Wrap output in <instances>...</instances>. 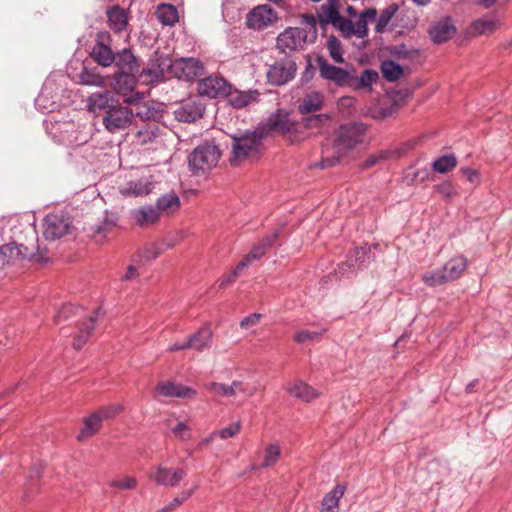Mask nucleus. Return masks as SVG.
Listing matches in <instances>:
<instances>
[{
  "mask_svg": "<svg viewBox=\"0 0 512 512\" xmlns=\"http://www.w3.org/2000/svg\"><path fill=\"white\" fill-rule=\"evenodd\" d=\"M162 132L157 121L147 122L136 134L139 144L145 145L158 138Z\"/></svg>",
  "mask_w": 512,
  "mask_h": 512,
  "instance_id": "obj_34",
  "label": "nucleus"
},
{
  "mask_svg": "<svg viewBox=\"0 0 512 512\" xmlns=\"http://www.w3.org/2000/svg\"><path fill=\"white\" fill-rule=\"evenodd\" d=\"M276 20L277 13L269 5H258L247 14L246 24L251 29L262 30Z\"/></svg>",
  "mask_w": 512,
  "mask_h": 512,
  "instance_id": "obj_14",
  "label": "nucleus"
},
{
  "mask_svg": "<svg viewBox=\"0 0 512 512\" xmlns=\"http://www.w3.org/2000/svg\"><path fill=\"white\" fill-rule=\"evenodd\" d=\"M115 226L116 224L113 220L105 218L102 224L95 225L90 228V236L96 243H102L106 235L110 233Z\"/></svg>",
  "mask_w": 512,
  "mask_h": 512,
  "instance_id": "obj_37",
  "label": "nucleus"
},
{
  "mask_svg": "<svg viewBox=\"0 0 512 512\" xmlns=\"http://www.w3.org/2000/svg\"><path fill=\"white\" fill-rule=\"evenodd\" d=\"M467 269V259L456 255L450 258L441 268L422 274V281L429 287H437L460 278Z\"/></svg>",
  "mask_w": 512,
  "mask_h": 512,
  "instance_id": "obj_4",
  "label": "nucleus"
},
{
  "mask_svg": "<svg viewBox=\"0 0 512 512\" xmlns=\"http://www.w3.org/2000/svg\"><path fill=\"white\" fill-rule=\"evenodd\" d=\"M266 249L267 248L259 242V244L255 245L245 258L240 261V263H245V268L248 267L252 261L260 259L265 254Z\"/></svg>",
  "mask_w": 512,
  "mask_h": 512,
  "instance_id": "obj_50",
  "label": "nucleus"
},
{
  "mask_svg": "<svg viewBox=\"0 0 512 512\" xmlns=\"http://www.w3.org/2000/svg\"><path fill=\"white\" fill-rule=\"evenodd\" d=\"M155 181L152 175L143 176L140 179H135L127 182L120 187V193L123 196H146L154 189Z\"/></svg>",
  "mask_w": 512,
  "mask_h": 512,
  "instance_id": "obj_18",
  "label": "nucleus"
},
{
  "mask_svg": "<svg viewBox=\"0 0 512 512\" xmlns=\"http://www.w3.org/2000/svg\"><path fill=\"white\" fill-rule=\"evenodd\" d=\"M131 109L134 112V116L144 122L157 121L156 118L159 117L158 112L146 102L135 103Z\"/></svg>",
  "mask_w": 512,
  "mask_h": 512,
  "instance_id": "obj_36",
  "label": "nucleus"
},
{
  "mask_svg": "<svg viewBox=\"0 0 512 512\" xmlns=\"http://www.w3.org/2000/svg\"><path fill=\"white\" fill-rule=\"evenodd\" d=\"M156 392L164 397H176L181 399H193L197 395L195 389L169 381L159 382L156 386Z\"/></svg>",
  "mask_w": 512,
  "mask_h": 512,
  "instance_id": "obj_19",
  "label": "nucleus"
},
{
  "mask_svg": "<svg viewBox=\"0 0 512 512\" xmlns=\"http://www.w3.org/2000/svg\"><path fill=\"white\" fill-rule=\"evenodd\" d=\"M329 117L326 114H316L303 118L302 125L305 128H319Z\"/></svg>",
  "mask_w": 512,
  "mask_h": 512,
  "instance_id": "obj_52",
  "label": "nucleus"
},
{
  "mask_svg": "<svg viewBox=\"0 0 512 512\" xmlns=\"http://www.w3.org/2000/svg\"><path fill=\"white\" fill-rule=\"evenodd\" d=\"M81 84L91 85V86H103L104 78L98 74H93L88 72L87 70L83 71L80 74Z\"/></svg>",
  "mask_w": 512,
  "mask_h": 512,
  "instance_id": "obj_53",
  "label": "nucleus"
},
{
  "mask_svg": "<svg viewBox=\"0 0 512 512\" xmlns=\"http://www.w3.org/2000/svg\"><path fill=\"white\" fill-rule=\"evenodd\" d=\"M319 21L322 24H332L334 28L338 29L344 37H350L353 34V22L345 19L340 15L334 3L330 2L329 5H322L318 12Z\"/></svg>",
  "mask_w": 512,
  "mask_h": 512,
  "instance_id": "obj_11",
  "label": "nucleus"
},
{
  "mask_svg": "<svg viewBox=\"0 0 512 512\" xmlns=\"http://www.w3.org/2000/svg\"><path fill=\"white\" fill-rule=\"evenodd\" d=\"M397 11H398L397 4H391L388 7H386L384 10H382V12L377 20V23H376V31L379 33L383 32Z\"/></svg>",
  "mask_w": 512,
  "mask_h": 512,
  "instance_id": "obj_41",
  "label": "nucleus"
},
{
  "mask_svg": "<svg viewBox=\"0 0 512 512\" xmlns=\"http://www.w3.org/2000/svg\"><path fill=\"white\" fill-rule=\"evenodd\" d=\"M385 158L384 153L370 155L362 164L365 169L371 168L376 165L380 160Z\"/></svg>",
  "mask_w": 512,
  "mask_h": 512,
  "instance_id": "obj_61",
  "label": "nucleus"
},
{
  "mask_svg": "<svg viewBox=\"0 0 512 512\" xmlns=\"http://www.w3.org/2000/svg\"><path fill=\"white\" fill-rule=\"evenodd\" d=\"M174 60L168 55L155 51L147 66L142 70L140 78L146 84L165 81L173 78Z\"/></svg>",
  "mask_w": 512,
  "mask_h": 512,
  "instance_id": "obj_6",
  "label": "nucleus"
},
{
  "mask_svg": "<svg viewBox=\"0 0 512 512\" xmlns=\"http://www.w3.org/2000/svg\"><path fill=\"white\" fill-rule=\"evenodd\" d=\"M281 450L278 444H270L265 449L263 467L274 466L279 460Z\"/></svg>",
  "mask_w": 512,
  "mask_h": 512,
  "instance_id": "obj_44",
  "label": "nucleus"
},
{
  "mask_svg": "<svg viewBox=\"0 0 512 512\" xmlns=\"http://www.w3.org/2000/svg\"><path fill=\"white\" fill-rule=\"evenodd\" d=\"M287 391L293 397L304 402H310L314 399H317L321 395L320 392L303 381H298L294 384H291L287 387Z\"/></svg>",
  "mask_w": 512,
  "mask_h": 512,
  "instance_id": "obj_27",
  "label": "nucleus"
},
{
  "mask_svg": "<svg viewBox=\"0 0 512 512\" xmlns=\"http://www.w3.org/2000/svg\"><path fill=\"white\" fill-rule=\"evenodd\" d=\"M45 251L37 249V252L30 251L27 247L10 243L0 247V269L7 265H14L23 260L43 261Z\"/></svg>",
  "mask_w": 512,
  "mask_h": 512,
  "instance_id": "obj_9",
  "label": "nucleus"
},
{
  "mask_svg": "<svg viewBox=\"0 0 512 512\" xmlns=\"http://www.w3.org/2000/svg\"><path fill=\"white\" fill-rule=\"evenodd\" d=\"M189 429L186 424L179 422L176 427L173 428V433L175 436L179 437L181 440H187L190 438V434L188 433Z\"/></svg>",
  "mask_w": 512,
  "mask_h": 512,
  "instance_id": "obj_59",
  "label": "nucleus"
},
{
  "mask_svg": "<svg viewBox=\"0 0 512 512\" xmlns=\"http://www.w3.org/2000/svg\"><path fill=\"white\" fill-rule=\"evenodd\" d=\"M204 71L202 62L196 58H180L174 60L173 77L179 80L192 81Z\"/></svg>",
  "mask_w": 512,
  "mask_h": 512,
  "instance_id": "obj_13",
  "label": "nucleus"
},
{
  "mask_svg": "<svg viewBox=\"0 0 512 512\" xmlns=\"http://www.w3.org/2000/svg\"><path fill=\"white\" fill-rule=\"evenodd\" d=\"M197 489V485L193 486L191 489L181 492L177 497H175L172 502L166 506L163 511L168 512L173 510L175 507L180 506L184 503Z\"/></svg>",
  "mask_w": 512,
  "mask_h": 512,
  "instance_id": "obj_54",
  "label": "nucleus"
},
{
  "mask_svg": "<svg viewBox=\"0 0 512 512\" xmlns=\"http://www.w3.org/2000/svg\"><path fill=\"white\" fill-rule=\"evenodd\" d=\"M295 72V62L285 58L270 66L267 72V78L269 83L273 85H284L294 78Z\"/></svg>",
  "mask_w": 512,
  "mask_h": 512,
  "instance_id": "obj_15",
  "label": "nucleus"
},
{
  "mask_svg": "<svg viewBox=\"0 0 512 512\" xmlns=\"http://www.w3.org/2000/svg\"><path fill=\"white\" fill-rule=\"evenodd\" d=\"M324 96L320 92L307 93L301 100L298 111L301 114H308L311 112L319 111L323 107Z\"/></svg>",
  "mask_w": 512,
  "mask_h": 512,
  "instance_id": "obj_29",
  "label": "nucleus"
},
{
  "mask_svg": "<svg viewBox=\"0 0 512 512\" xmlns=\"http://www.w3.org/2000/svg\"><path fill=\"white\" fill-rule=\"evenodd\" d=\"M261 317H262V315L259 314V313L251 314V315L245 317L240 322V326H241V328H245V329L253 327V326H255V325H257L259 323Z\"/></svg>",
  "mask_w": 512,
  "mask_h": 512,
  "instance_id": "obj_58",
  "label": "nucleus"
},
{
  "mask_svg": "<svg viewBox=\"0 0 512 512\" xmlns=\"http://www.w3.org/2000/svg\"><path fill=\"white\" fill-rule=\"evenodd\" d=\"M259 95V92L256 90L240 91L237 89L232 90L230 87V92H228L225 97H227V101L232 107L241 109L256 102Z\"/></svg>",
  "mask_w": 512,
  "mask_h": 512,
  "instance_id": "obj_24",
  "label": "nucleus"
},
{
  "mask_svg": "<svg viewBox=\"0 0 512 512\" xmlns=\"http://www.w3.org/2000/svg\"><path fill=\"white\" fill-rule=\"evenodd\" d=\"M99 313V309L95 310L91 316L78 324L77 331L73 336L72 342V346L75 350H80L89 340L95 329Z\"/></svg>",
  "mask_w": 512,
  "mask_h": 512,
  "instance_id": "obj_20",
  "label": "nucleus"
},
{
  "mask_svg": "<svg viewBox=\"0 0 512 512\" xmlns=\"http://www.w3.org/2000/svg\"><path fill=\"white\" fill-rule=\"evenodd\" d=\"M240 427L241 426L239 423H233V424L229 425L228 427L221 429L218 432V435L222 439H228V438L234 437L235 435H237L239 433Z\"/></svg>",
  "mask_w": 512,
  "mask_h": 512,
  "instance_id": "obj_56",
  "label": "nucleus"
},
{
  "mask_svg": "<svg viewBox=\"0 0 512 512\" xmlns=\"http://www.w3.org/2000/svg\"><path fill=\"white\" fill-rule=\"evenodd\" d=\"M108 24L115 32L123 31L128 25V16L124 9L115 5L110 7L107 12Z\"/></svg>",
  "mask_w": 512,
  "mask_h": 512,
  "instance_id": "obj_28",
  "label": "nucleus"
},
{
  "mask_svg": "<svg viewBox=\"0 0 512 512\" xmlns=\"http://www.w3.org/2000/svg\"><path fill=\"white\" fill-rule=\"evenodd\" d=\"M72 220L64 212L48 214L44 219V236L47 239L56 240L70 233Z\"/></svg>",
  "mask_w": 512,
  "mask_h": 512,
  "instance_id": "obj_10",
  "label": "nucleus"
},
{
  "mask_svg": "<svg viewBox=\"0 0 512 512\" xmlns=\"http://www.w3.org/2000/svg\"><path fill=\"white\" fill-rule=\"evenodd\" d=\"M205 106L200 101L189 100L174 110V116L179 122L191 123L203 116Z\"/></svg>",
  "mask_w": 512,
  "mask_h": 512,
  "instance_id": "obj_21",
  "label": "nucleus"
},
{
  "mask_svg": "<svg viewBox=\"0 0 512 512\" xmlns=\"http://www.w3.org/2000/svg\"><path fill=\"white\" fill-rule=\"evenodd\" d=\"M110 486L119 490H132L137 486V480L132 476H124L110 482Z\"/></svg>",
  "mask_w": 512,
  "mask_h": 512,
  "instance_id": "obj_48",
  "label": "nucleus"
},
{
  "mask_svg": "<svg viewBox=\"0 0 512 512\" xmlns=\"http://www.w3.org/2000/svg\"><path fill=\"white\" fill-rule=\"evenodd\" d=\"M325 330L321 332L310 331V330H300L297 331L294 335V341L297 343H305L308 341H313L314 339L320 337Z\"/></svg>",
  "mask_w": 512,
  "mask_h": 512,
  "instance_id": "obj_55",
  "label": "nucleus"
},
{
  "mask_svg": "<svg viewBox=\"0 0 512 512\" xmlns=\"http://www.w3.org/2000/svg\"><path fill=\"white\" fill-rule=\"evenodd\" d=\"M460 172L467 178V180L472 184H478L480 182L479 172L475 169H471L468 167H462Z\"/></svg>",
  "mask_w": 512,
  "mask_h": 512,
  "instance_id": "obj_57",
  "label": "nucleus"
},
{
  "mask_svg": "<svg viewBox=\"0 0 512 512\" xmlns=\"http://www.w3.org/2000/svg\"><path fill=\"white\" fill-rule=\"evenodd\" d=\"M221 157V151L214 143L197 146L188 157V166L194 175H204L214 168Z\"/></svg>",
  "mask_w": 512,
  "mask_h": 512,
  "instance_id": "obj_5",
  "label": "nucleus"
},
{
  "mask_svg": "<svg viewBox=\"0 0 512 512\" xmlns=\"http://www.w3.org/2000/svg\"><path fill=\"white\" fill-rule=\"evenodd\" d=\"M456 33V27L454 25L453 20L450 17H445L435 24H433L429 29V35L431 40L440 44L446 42L453 38Z\"/></svg>",
  "mask_w": 512,
  "mask_h": 512,
  "instance_id": "obj_22",
  "label": "nucleus"
},
{
  "mask_svg": "<svg viewBox=\"0 0 512 512\" xmlns=\"http://www.w3.org/2000/svg\"><path fill=\"white\" fill-rule=\"evenodd\" d=\"M156 16L164 25H173L178 21V11L172 4H160L156 10Z\"/></svg>",
  "mask_w": 512,
  "mask_h": 512,
  "instance_id": "obj_35",
  "label": "nucleus"
},
{
  "mask_svg": "<svg viewBox=\"0 0 512 512\" xmlns=\"http://www.w3.org/2000/svg\"><path fill=\"white\" fill-rule=\"evenodd\" d=\"M245 269V263H240L234 268V270L227 275H224L219 280V288H225L228 285L232 284L240 275L241 272Z\"/></svg>",
  "mask_w": 512,
  "mask_h": 512,
  "instance_id": "obj_49",
  "label": "nucleus"
},
{
  "mask_svg": "<svg viewBox=\"0 0 512 512\" xmlns=\"http://www.w3.org/2000/svg\"><path fill=\"white\" fill-rule=\"evenodd\" d=\"M435 188L437 192L444 197H450L454 194V188L449 182L441 183L437 185Z\"/></svg>",
  "mask_w": 512,
  "mask_h": 512,
  "instance_id": "obj_60",
  "label": "nucleus"
},
{
  "mask_svg": "<svg viewBox=\"0 0 512 512\" xmlns=\"http://www.w3.org/2000/svg\"><path fill=\"white\" fill-rule=\"evenodd\" d=\"M509 0H476V2L486 8H489L495 4H506Z\"/></svg>",
  "mask_w": 512,
  "mask_h": 512,
  "instance_id": "obj_64",
  "label": "nucleus"
},
{
  "mask_svg": "<svg viewBox=\"0 0 512 512\" xmlns=\"http://www.w3.org/2000/svg\"><path fill=\"white\" fill-rule=\"evenodd\" d=\"M327 47L331 58L337 63H343L344 59L341 53V43L335 36L328 38Z\"/></svg>",
  "mask_w": 512,
  "mask_h": 512,
  "instance_id": "obj_46",
  "label": "nucleus"
},
{
  "mask_svg": "<svg viewBox=\"0 0 512 512\" xmlns=\"http://www.w3.org/2000/svg\"><path fill=\"white\" fill-rule=\"evenodd\" d=\"M497 23L493 20L478 19L473 23V28L478 34H489L495 31Z\"/></svg>",
  "mask_w": 512,
  "mask_h": 512,
  "instance_id": "obj_47",
  "label": "nucleus"
},
{
  "mask_svg": "<svg viewBox=\"0 0 512 512\" xmlns=\"http://www.w3.org/2000/svg\"><path fill=\"white\" fill-rule=\"evenodd\" d=\"M367 126L361 122L342 125L336 132L331 146H325L322 160L314 166L321 169L334 166L349 150L363 141Z\"/></svg>",
  "mask_w": 512,
  "mask_h": 512,
  "instance_id": "obj_2",
  "label": "nucleus"
},
{
  "mask_svg": "<svg viewBox=\"0 0 512 512\" xmlns=\"http://www.w3.org/2000/svg\"><path fill=\"white\" fill-rule=\"evenodd\" d=\"M114 63L120 71L116 78V89L121 92L133 89V75L139 70L137 58L130 49L125 48L115 54Z\"/></svg>",
  "mask_w": 512,
  "mask_h": 512,
  "instance_id": "obj_7",
  "label": "nucleus"
},
{
  "mask_svg": "<svg viewBox=\"0 0 512 512\" xmlns=\"http://www.w3.org/2000/svg\"><path fill=\"white\" fill-rule=\"evenodd\" d=\"M278 231H274L271 235L264 237L260 242L266 247H271L278 238Z\"/></svg>",
  "mask_w": 512,
  "mask_h": 512,
  "instance_id": "obj_62",
  "label": "nucleus"
},
{
  "mask_svg": "<svg viewBox=\"0 0 512 512\" xmlns=\"http://www.w3.org/2000/svg\"><path fill=\"white\" fill-rule=\"evenodd\" d=\"M156 208L161 216L173 214L180 208V199L175 192L171 191L158 198Z\"/></svg>",
  "mask_w": 512,
  "mask_h": 512,
  "instance_id": "obj_31",
  "label": "nucleus"
},
{
  "mask_svg": "<svg viewBox=\"0 0 512 512\" xmlns=\"http://www.w3.org/2000/svg\"><path fill=\"white\" fill-rule=\"evenodd\" d=\"M132 217L137 225L145 227L155 224L159 221L161 215L156 206L151 205L143 206L132 211Z\"/></svg>",
  "mask_w": 512,
  "mask_h": 512,
  "instance_id": "obj_25",
  "label": "nucleus"
},
{
  "mask_svg": "<svg viewBox=\"0 0 512 512\" xmlns=\"http://www.w3.org/2000/svg\"><path fill=\"white\" fill-rule=\"evenodd\" d=\"M204 389L208 392L221 397H233L234 392L232 387H229L228 384L218 383V382H209L204 384Z\"/></svg>",
  "mask_w": 512,
  "mask_h": 512,
  "instance_id": "obj_42",
  "label": "nucleus"
},
{
  "mask_svg": "<svg viewBox=\"0 0 512 512\" xmlns=\"http://www.w3.org/2000/svg\"><path fill=\"white\" fill-rule=\"evenodd\" d=\"M381 72L387 81L398 80L403 74V68L394 61H384L381 65Z\"/></svg>",
  "mask_w": 512,
  "mask_h": 512,
  "instance_id": "obj_39",
  "label": "nucleus"
},
{
  "mask_svg": "<svg viewBox=\"0 0 512 512\" xmlns=\"http://www.w3.org/2000/svg\"><path fill=\"white\" fill-rule=\"evenodd\" d=\"M77 311H78V307H76L72 304H65L54 316V322L56 324H59L62 321L67 320L71 316L75 315L77 313Z\"/></svg>",
  "mask_w": 512,
  "mask_h": 512,
  "instance_id": "obj_51",
  "label": "nucleus"
},
{
  "mask_svg": "<svg viewBox=\"0 0 512 512\" xmlns=\"http://www.w3.org/2000/svg\"><path fill=\"white\" fill-rule=\"evenodd\" d=\"M316 18L312 14H303L301 24L304 28L289 27L277 37V47L282 51L299 50L308 40L313 41L317 36Z\"/></svg>",
  "mask_w": 512,
  "mask_h": 512,
  "instance_id": "obj_3",
  "label": "nucleus"
},
{
  "mask_svg": "<svg viewBox=\"0 0 512 512\" xmlns=\"http://www.w3.org/2000/svg\"><path fill=\"white\" fill-rule=\"evenodd\" d=\"M123 407L120 404H113L109 406L100 407L95 411L98 414V417L103 420H109L115 418L118 414L121 413Z\"/></svg>",
  "mask_w": 512,
  "mask_h": 512,
  "instance_id": "obj_45",
  "label": "nucleus"
},
{
  "mask_svg": "<svg viewBox=\"0 0 512 512\" xmlns=\"http://www.w3.org/2000/svg\"><path fill=\"white\" fill-rule=\"evenodd\" d=\"M319 72L320 76L328 81H332L339 86H352L355 77L348 71L331 65L323 59H319Z\"/></svg>",
  "mask_w": 512,
  "mask_h": 512,
  "instance_id": "obj_17",
  "label": "nucleus"
},
{
  "mask_svg": "<svg viewBox=\"0 0 512 512\" xmlns=\"http://www.w3.org/2000/svg\"><path fill=\"white\" fill-rule=\"evenodd\" d=\"M91 57L96 63L104 67L110 66L115 60V54L112 49L102 41H98L94 45L91 51Z\"/></svg>",
  "mask_w": 512,
  "mask_h": 512,
  "instance_id": "obj_30",
  "label": "nucleus"
},
{
  "mask_svg": "<svg viewBox=\"0 0 512 512\" xmlns=\"http://www.w3.org/2000/svg\"><path fill=\"white\" fill-rule=\"evenodd\" d=\"M268 126L272 131L285 134L296 130V124L289 118V114L284 111H278L268 119Z\"/></svg>",
  "mask_w": 512,
  "mask_h": 512,
  "instance_id": "obj_26",
  "label": "nucleus"
},
{
  "mask_svg": "<svg viewBox=\"0 0 512 512\" xmlns=\"http://www.w3.org/2000/svg\"><path fill=\"white\" fill-rule=\"evenodd\" d=\"M377 15V11L373 8H368L362 11L359 15L358 20L353 23V34L359 38L367 36V25L368 21H374Z\"/></svg>",
  "mask_w": 512,
  "mask_h": 512,
  "instance_id": "obj_33",
  "label": "nucleus"
},
{
  "mask_svg": "<svg viewBox=\"0 0 512 512\" xmlns=\"http://www.w3.org/2000/svg\"><path fill=\"white\" fill-rule=\"evenodd\" d=\"M457 166V159L453 154L439 157L433 162V169L439 173H447Z\"/></svg>",
  "mask_w": 512,
  "mask_h": 512,
  "instance_id": "obj_40",
  "label": "nucleus"
},
{
  "mask_svg": "<svg viewBox=\"0 0 512 512\" xmlns=\"http://www.w3.org/2000/svg\"><path fill=\"white\" fill-rule=\"evenodd\" d=\"M186 349H190V347L188 346V340L181 342V343L176 342V343L172 344L168 348V351L175 352V351H181V350H186Z\"/></svg>",
  "mask_w": 512,
  "mask_h": 512,
  "instance_id": "obj_63",
  "label": "nucleus"
},
{
  "mask_svg": "<svg viewBox=\"0 0 512 512\" xmlns=\"http://www.w3.org/2000/svg\"><path fill=\"white\" fill-rule=\"evenodd\" d=\"M102 427V421L98 417V414L95 412L91 413L89 416L84 418L83 420V428L80 433L77 435V439L79 441H84L93 435L97 434Z\"/></svg>",
  "mask_w": 512,
  "mask_h": 512,
  "instance_id": "obj_32",
  "label": "nucleus"
},
{
  "mask_svg": "<svg viewBox=\"0 0 512 512\" xmlns=\"http://www.w3.org/2000/svg\"><path fill=\"white\" fill-rule=\"evenodd\" d=\"M148 477L159 486L177 487L186 477V472L181 468L158 465L149 472Z\"/></svg>",
  "mask_w": 512,
  "mask_h": 512,
  "instance_id": "obj_12",
  "label": "nucleus"
},
{
  "mask_svg": "<svg viewBox=\"0 0 512 512\" xmlns=\"http://www.w3.org/2000/svg\"><path fill=\"white\" fill-rule=\"evenodd\" d=\"M213 333L208 325L199 328L195 333L188 337V346L190 349L203 352L212 345Z\"/></svg>",
  "mask_w": 512,
  "mask_h": 512,
  "instance_id": "obj_23",
  "label": "nucleus"
},
{
  "mask_svg": "<svg viewBox=\"0 0 512 512\" xmlns=\"http://www.w3.org/2000/svg\"><path fill=\"white\" fill-rule=\"evenodd\" d=\"M378 77L379 75L375 70L366 69L364 70L359 79L355 77L353 85H355V88L357 89L370 87L373 83L377 81Z\"/></svg>",
  "mask_w": 512,
  "mask_h": 512,
  "instance_id": "obj_43",
  "label": "nucleus"
},
{
  "mask_svg": "<svg viewBox=\"0 0 512 512\" xmlns=\"http://www.w3.org/2000/svg\"><path fill=\"white\" fill-rule=\"evenodd\" d=\"M262 136L251 132L239 137H233L231 165L238 166L243 160L259 154Z\"/></svg>",
  "mask_w": 512,
  "mask_h": 512,
  "instance_id": "obj_8",
  "label": "nucleus"
},
{
  "mask_svg": "<svg viewBox=\"0 0 512 512\" xmlns=\"http://www.w3.org/2000/svg\"><path fill=\"white\" fill-rule=\"evenodd\" d=\"M345 493V487L337 485L332 491L327 493L322 501V507L327 509H335L339 511V501Z\"/></svg>",
  "mask_w": 512,
  "mask_h": 512,
  "instance_id": "obj_38",
  "label": "nucleus"
},
{
  "mask_svg": "<svg viewBox=\"0 0 512 512\" xmlns=\"http://www.w3.org/2000/svg\"><path fill=\"white\" fill-rule=\"evenodd\" d=\"M87 107L90 112L103 117V124L111 133L129 127L134 117L131 107L120 102L109 91L91 94Z\"/></svg>",
  "mask_w": 512,
  "mask_h": 512,
  "instance_id": "obj_1",
  "label": "nucleus"
},
{
  "mask_svg": "<svg viewBox=\"0 0 512 512\" xmlns=\"http://www.w3.org/2000/svg\"><path fill=\"white\" fill-rule=\"evenodd\" d=\"M197 91L209 98L225 97L230 92V84L221 76H209L198 82Z\"/></svg>",
  "mask_w": 512,
  "mask_h": 512,
  "instance_id": "obj_16",
  "label": "nucleus"
}]
</instances>
